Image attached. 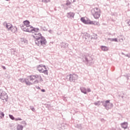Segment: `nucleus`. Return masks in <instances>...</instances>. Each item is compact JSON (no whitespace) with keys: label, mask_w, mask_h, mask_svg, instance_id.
Instances as JSON below:
<instances>
[{"label":"nucleus","mask_w":130,"mask_h":130,"mask_svg":"<svg viewBox=\"0 0 130 130\" xmlns=\"http://www.w3.org/2000/svg\"><path fill=\"white\" fill-rule=\"evenodd\" d=\"M40 30V29H39V28L32 27L31 32L35 33V35H39V36H41L37 38L35 41L36 45L39 46V47H45L47 41H46L45 38L42 36L41 33H38V32H39Z\"/></svg>","instance_id":"f257e3e1"},{"label":"nucleus","mask_w":130,"mask_h":130,"mask_svg":"<svg viewBox=\"0 0 130 130\" xmlns=\"http://www.w3.org/2000/svg\"><path fill=\"white\" fill-rule=\"evenodd\" d=\"M29 81H30V82H33V81L35 80L34 81L35 84H38V83H41V82H43V79L40 75H31L29 76Z\"/></svg>","instance_id":"f03ea898"},{"label":"nucleus","mask_w":130,"mask_h":130,"mask_svg":"<svg viewBox=\"0 0 130 130\" xmlns=\"http://www.w3.org/2000/svg\"><path fill=\"white\" fill-rule=\"evenodd\" d=\"M91 14L94 19H99L101 15L100 9L98 8H95L91 10Z\"/></svg>","instance_id":"7ed1b4c3"},{"label":"nucleus","mask_w":130,"mask_h":130,"mask_svg":"<svg viewBox=\"0 0 130 130\" xmlns=\"http://www.w3.org/2000/svg\"><path fill=\"white\" fill-rule=\"evenodd\" d=\"M102 105L107 110H109L110 108H112L113 104L110 103V100H107L106 101H102Z\"/></svg>","instance_id":"20e7f679"},{"label":"nucleus","mask_w":130,"mask_h":130,"mask_svg":"<svg viewBox=\"0 0 130 130\" xmlns=\"http://www.w3.org/2000/svg\"><path fill=\"white\" fill-rule=\"evenodd\" d=\"M82 59L83 62H85V63H89V64H91L93 60V58L89 55L83 56Z\"/></svg>","instance_id":"39448f33"},{"label":"nucleus","mask_w":130,"mask_h":130,"mask_svg":"<svg viewBox=\"0 0 130 130\" xmlns=\"http://www.w3.org/2000/svg\"><path fill=\"white\" fill-rule=\"evenodd\" d=\"M0 99L5 100L6 101H8V99H9L8 94L3 89H0Z\"/></svg>","instance_id":"423d86ee"},{"label":"nucleus","mask_w":130,"mask_h":130,"mask_svg":"<svg viewBox=\"0 0 130 130\" xmlns=\"http://www.w3.org/2000/svg\"><path fill=\"white\" fill-rule=\"evenodd\" d=\"M67 79H69L70 82H75L78 80L79 77L75 74H72L67 76Z\"/></svg>","instance_id":"0eeeda50"},{"label":"nucleus","mask_w":130,"mask_h":130,"mask_svg":"<svg viewBox=\"0 0 130 130\" xmlns=\"http://www.w3.org/2000/svg\"><path fill=\"white\" fill-rule=\"evenodd\" d=\"M19 82H21V83H25L26 85H27V86L33 85V83L29 81V80L28 79L20 78L19 79Z\"/></svg>","instance_id":"6e6552de"},{"label":"nucleus","mask_w":130,"mask_h":130,"mask_svg":"<svg viewBox=\"0 0 130 130\" xmlns=\"http://www.w3.org/2000/svg\"><path fill=\"white\" fill-rule=\"evenodd\" d=\"M32 28L33 26H31V25L25 26V27H21V29L23 30V31H24L25 32H29L30 33L32 32Z\"/></svg>","instance_id":"1a4fd4ad"},{"label":"nucleus","mask_w":130,"mask_h":130,"mask_svg":"<svg viewBox=\"0 0 130 130\" xmlns=\"http://www.w3.org/2000/svg\"><path fill=\"white\" fill-rule=\"evenodd\" d=\"M4 25L5 26L6 28L8 29V31H11V30L13 29V25L10 23H7V22H5L4 23Z\"/></svg>","instance_id":"9d476101"},{"label":"nucleus","mask_w":130,"mask_h":130,"mask_svg":"<svg viewBox=\"0 0 130 130\" xmlns=\"http://www.w3.org/2000/svg\"><path fill=\"white\" fill-rule=\"evenodd\" d=\"M44 68L45 70H46V67L45 66H43V64H40L38 66L37 68V71H39L40 73H42L44 69H43L42 68Z\"/></svg>","instance_id":"9b49d317"},{"label":"nucleus","mask_w":130,"mask_h":130,"mask_svg":"<svg viewBox=\"0 0 130 130\" xmlns=\"http://www.w3.org/2000/svg\"><path fill=\"white\" fill-rule=\"evenodd\" d=\"M23 25L21 26V28H25L28 26H30V21L28 20H25L23 21Z\"/></svg>","instance_id":"f8f14e48"},{"label":"nucleus","mask_w":130,"mask_h":130,"mask_svg":"<svg viewBox=\"0 0 130 130\" xmlns=\"http://www.w3.org/2000/svg\"><path fill=\"white\" fill-rule=\"evenodd\" d=\"M60 46L62 48H67L69 46V44L62 42L60 44Z\"/></svg>","instance_id":"ddd939ff"},{"label":"nucleus","mask_w":130,"mask_h":130,"mask_svg":"<svg viewBox=\"0 0 130 130\" xmlns=\"http://www.w3.org/2000/svg\"><path fill=\"white\" fill-rule=\"evenodd\" d=\"M75 16V13L73 12H69L67 13V17L68 18H74Z\"/></svg>","instance_id":"4468645a"},{"label":"nucleus","mask_w":130,"mask_h":130,"mask_svg":"<svg viewBox=\"0 0 130 130\" xmlns=\"http://www.w3.org/2000/svg\"><path fill=\"white\" fill-rule=\"evenodd\" d=\"M80 90L83 94H87V89L84 87H80Z\"/></svg>","instance_id":"2eb2a0df"},{"label":"nucleus","mask_w":130,"mask_h":130,"mask_svg":"<svg viewBox=\"0 0 130 130\" xmlns=\"http://www.w3.org/2000/svg\"><path fill=\"white\" fill-rule=\"evenodd\" d=\"M20 42H21L22 44H26V43H27V40L24 38L20 39Z\"/></svg>","instance_id":"dca6fc26"},{"label":"nucleus","mask_w":130,"mask_h":130,"mask_svg":"<svg viewBox=\"0 0 130 130\" xmlns=\"http://www.w3.org/2000/svg\"><path fill=\"white\" fill-rule=\"evenodd\" d=\"M101 48L103 51H108L109 48L105 46H101Z\"/></svg>","instance_id":"f3484780"},{"label":"nucleus","mask_w":130,"mask_h":130,"mask_svg":"<svg viewBox=\"0 0 130 130\" xmlns=\"http://www.w3.org/2000/svg\"><path fill=\"white\" fill-rule=\"evenodd\" d=\"M121 127L122 128H124V129H125V128H127V122H124L121 124Z\"/></svg>","instance_id":"a211bd4d"},{"label":"nucleus","mask_w":130,"mask_h":130,"mask_svg":"<svg viewBox=\"0 0 130 130\" xmlns=\"http://www.w3.org/2000/svg\"><path fill=\"white\" fill-rule=\"evenodd\" d=\"M80 20H81V22H82V23H84V24H88V20H86V19H85V18L82 17L80 19Z\"/></svg>","instance_id":"6ab92c4d"},{"label":"nucleus","mask_w":130,"mask_h":130,"mask_svg":"<svg viewBox=\"0 0 130 130\" xmlns=\"http://www.w3.org/2000/svg\"><path fill=\"white\" fill-rule=\"evenodd\" d=\"M108 40L109 41H112V42H118V41L117 40V38H108Z\"/></svg>","instance_id":"aec40b11"},{"label":"nucleus","mask_w":130,"mask_h":130,"mask_svg":"<svg viewBox=\"0 0 130 130\" xmlns=\"http://www.w3.org/2000/svg\"><path fill=\"white\" fill-rule=\"evenodd\" d=\"M75 126L77 128H79V129H82V124H78Z\"/></svg>","instance_id":"412c9836"},{"label":"nucleus","mask_w":130,"mask_h":130,"mask_svg":"<svg viewBox=\"0 0 130 130\" xmlns=\"http://www.w3.org/2000/svg\"><path fill=\"white\" fill-rule=\"evenodd\" d=\"M17 27L15 26L14 27H13L12 26V30H10V31L11 32H16V31H17Z\"/></svg>","instance_id":"4be33fe9"},{"label":"nucleus","mask_w":130,"mask_h":130,"mask_svg":"<svg viewBox=\"0 0 130 130\" xmlns=\"http://www.w3.org/2000/svg\"><path fill=\"white\" fill-rule=\"evenodd\" d=\"M23 125H18L17 126V130H23Z\"/></svg>","instance_id":"5701e85b"},{"label":"nucleus","mask_w":130,"mask_h":130,"mask_svg":"<svg viewBox=\"0 0 130 130\" xmlns=\"http://www.w3.org/2000/svg\"><path fill=\"white\" fill-rule=\"evenodd\" d=\"M42 73H43L45 75H48V71L46 69L45 70H44Z\"/></svg>","instance_id":"b1692460"},{"label":"nucleus","mask_w":130,"mask_h":130,"mask_svg":"<svg viewBox=\"0 0 130 130\" xmlns=\"http://www.w3.org/2000/svg\"><path fill=\"white\" fill-rule=\"evenodd\" d=\"M0 115H1V116H0V117L1 118H3V117H5V114L4 113V112H3L2 111H1Z\"/></svg>","instance_id":"393cba45"},{"label":"nucleus","mask_w":130,"mask_h":130,"mask_svg":"<svg viewBox=\"0 0 130 130\" xmlns=\"http://www.w3.org/2000/svg\"><path fill=\"white\" fill-rule=\"evenodd\" d=\"M30 109L31 110H32V111H33V112H35V108H34V107L30 106Z\"/></svg>","instance_id":"a878e982"},{"label":"nucleus","mask_w":130,"mask_h":130,"mask_svg":"<svg viewBox=\"0 0 130 130\" xmlns=\"http://www.w3.org/2000/svg\"><path fill=\"white\" fill-rule=\"evenodd\" d=\"M9 117L12 120H15V117H14V116H13V115H9Z\"/></svg>","instance_id":"bb28decb"},{"label":"nucleus","mask_w":130,"mask_h":130,"mask_svg":"<svg viewBox=\"0 0 130 130\" xmlns=\"http://www.w3.org/2000/svg\"><path fill=\"white\" fill-rule=\"evenodd\" d=\"M94 104L96 106H99L100 105V101H98L96 103H94Z\"/></svg>","instance_id":"cd10ccee"},{"label":"nucleus","mask_w":130,"mask_h":130,"mask_svg":"<svg viewBox=\"0 0 130 130\" xmlns=\"http://www.w3.org/2000/svg\"><path fill=\"white\" fill-rule=\"evenodd\" d=\"M42 3H49L50 0H42Z\"/></svg>","instance_id":"c85d7f7f"},{"label":"nucleus","mask_w":130,"mask_h":130,"mask_svg":"<svg viewBox=\"0 0 130 130\" xmlns=\"http://www.w3.org/2000/svg\"><path fill=\"white\" fill-rule=\"evenodd\" d=\"M72 2L69 1H67V3H66V6H70V5H71Z\"/></svg>","instance_id":"c756f323"},{"label":"nucleus","mask_w":130,"mask_h":130,"mask_svg":"<svg viewBox=\"0 0 130 130\" xmlns=\"http://www.w3.org/2000/svg\"><path fill=\"white\" fill-rule=\"evenodd\" d=\"M88 24H89L90 25H94L95 22H93V21H88Z\"/></svg>","instance_id":"7c9ffc66"},{"label":"nucleus","mask_w":130,"mask_h":130,"mask_svg":"<svg viewBox=\"0 0 130 130\" xmlns=\"http://www.w3.org/2000/svg\"><path fill=\"white\" fill-rule=\"evenodd\" d=\"M88 24H89L90 25H94L95 22H93V21H88Z\"/></svg>","instance_id":"2f4dec72"},{"label":"nucleus","mask_w":130,"mask_h":130,"mask_svg":"<svg viewBox=\"0 0 130 130\" xmlns=\"http://www.w3.org/2000/svg\"><path fill=\"white\" fill-rule=\"evenodd\" d=\"M94 25L99 26H100V23H99V22H94Z\"/></svg>","instance_id":"473e14b6"},{"label":"nucleus","mask_w":130,"mask_h":130,"mask_svg":"<svg viewBox=\"0 0 130 130\" xmlns=\"http://www.w3.org/2000/svg\"><path fill=\"white\" fill-rule=\"evenodd\" d=\"M14 120H15V121H18V120H22V119L21 118H16Z\"/></svg>","instance_id":"72a5a7b5"},{"label":"nucleus","mask_w":130,"mask_h":130,"mask_svg":"<svg viewBox=\"0 0 130 130\" xmlns=\"http://www.w3.org/2000/svg\"><path fill=\"white\" fill-rule=\"evenodd\" d=\"M85 36H86L87 38H85V39H87V38H90V35L86 34V35H85Z\"/></svg>","instance_id":"f704fd0d"},{"label":"nucleus","mask_w":130,"mask_h":130,"mask_svg":"<svg viewBox=\"0 0 130 130\" xmlns=\"http://www.w3.org/2000/svg\"><path fill=\"white\" fill-rule=\"evenodd\" d=\"M41 29H42L43 31H47V29L45 27H42Z\"/></svg>","instance_id":"c9c22d12"},{"label":"nucleus","mask_w":130,"mask_h":130,"mask_svg":"<svg viewBox=\"0 0 130 130\" xmlns=\"http://www.w3.org/2000/svg\"><path fill=\"white\" fill-rule=\"evenodd\" d=\"M125 56H126L127 57L130 58V54H126L125 55Z\"/></svg>","instance_id":"e433bc0d"},{"label":"nucleus","mask_w":130,"mask_h":130,"mask_svg":"<svg viewBox=\"0 0 130 130\" xmlns=\"http://www.w3.org/2000/svg\"><path fill=\"white\" fill-rule=\"evenodd\" d=\"M127 24H128V26H130V20H127Z\"/></svg>","instance_id":"4c0bfd02"},{"label":"nucleus","mask_w":130,"mask_h":130,"mask_svg":"<svg viewBox=\"0 0 130 130\" xmlns=\"http://www.w3.org/2000/svg\"><path fill=\"white\" fill-rule=\"evenodd\" d=\"M86 91L88 92H91V88H87Z\"/></svg>","instance_id":"58836bf2"},{"label":"nucleus","mask_w":130,"mask_h":130,"mask_svg":"<svg viewBox=\"0 0 130 130\" xmlns=\"http://www.w3.org/2000/svg\"><path fill=\"white\" fill-rule=\"evenodd\" d=\"M49 33H50L51 34H52L53 33V31H52V30L50 29L49 30Z\"/></svg>","instance_id":"ea45409f"},{"label":"nucleus","mask_w":130,"mask_h":130,"mask_svg":"<svg viewBox=\"0 0 130 130\" xmlns=\"http://www.w3.org/2000/svg\"><path fill=\"white\" fill-rule=\"evenodd\" d=\"M2 69H3V70H6V67H5V66H2Z\"/></svg>","instance_id":"a19ab883"},{"label":"nucleus","mask_w":130,"mask_h":130,"mask_svg":"<svg viewBox=\"0 0 130 130\" xmlns=\"http://www.w3.org/2000/svg\"><path fill=\"white\" fill-rule=\"evenodd\" d=\"M41 91L44 92H45V89H41Z\"/></svg>","instance_id":"79ce46f5"},{"label":"nucleus","mask_w":130,"mask_h":130,"mask_svg":"<svg viewBox=\"0 0 130 130\" xmlns=\"http://www.w3.org/2000/svg\"><path fill=\"white\" fill-rule=\"evenodd\" d=\"M70 2H71V3L72 2V3H75V2H76V1L75 0H70Z\"/></svg>","instance_id":"37998d69"},{"label":"nucleus","mask_w":130,"mask_h":130,"mask_svg":"<svg viewBox=\"0 0 130 130\" xmlns=\"http://www.w3.org/2000/svg\"><path fill=\"white\" fill-rule=\"evenodd\" d=\"M121 54H122V55H125V54H124L123 52H122Z\"/></svg>","instance_id":"c03bdc74"},{"label":"nucleus","mask_w":130,"mask_h":130,"mask_svg":"<svg viewBox=\"0 0 130 130\" xmlns=\"http://www.w3.org/2000/svg\"><path fill=\"white\" fill-rule=\"evenodd\" d=\"M63 100H65L66 98H63Z\"/></svg>","instance_id":"a18cd8bd"},{"label":"nucleus","mask_w":130,"mask_h":130,"mask_svg":"<svg viewBox=\"0 0 130 130\" xmlns=\"http://www.w3.org/2000/svg\"><path fill=\"white\" fill-rule=\"evenodd\" d=\"M23 122H24V123H25L26 122H25V121H23Z\"/></svg>","instance_id":"49530a36"},{"label":"nucleus","mask_w":130,"mask_h":130,"mask_svg":"<svg viewBox=\"0 0 130 130\" xmlns=\"http://www.w3.org/2000/svg\"><path fill=\"white\" fill-rule=\"evenodd\" d=\"M39 89H40V87H39Z\"/></svg>","instance_id":"de8ad7c7"}]
</instances>
